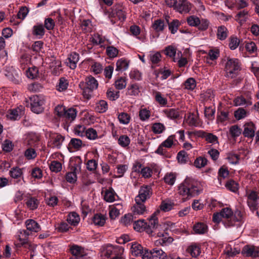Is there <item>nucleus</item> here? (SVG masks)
Here are the masks:
<instances>
[{
    "label": "nucleus",
    "mask_w": 259,
    "mask_h": 259,
    "mask_svg": "<svg viewBox=\"0 0 259 259\" xmlns=\"http://www.w3.org/2000/svg\"><path fill=\"white\" fill-rule=\"evenodd\" d=\"M149 57L152 64H157L160 61L161 55L159 52H156L150 54Z\"/></svg>",
    "instance_id": "nucleus-63"
},
{
    "label": "nucleus",
    "mask_w": 259,
    "mask_h": 259,
    "mask_svg": "<svg viewBox=\"0 0 259 259\" xmlns=\"http://www.w3.org/2000/svg\"><path fill=\"white\" fill-rule=\"evenodd\" d=\"M131 140L129 137L126 135L120 136L118 139V143L119 145L122 147L128 146L130 143Z\"/></svg>",
    "instance_id": "nucleus-56"
},
{
    "label": "nucleus",
    "mask_w": 259,
    "mask_h": 259,
    "mask_svg": "<svg viewBox=\"0 0 259 259\" xmlns=\"http://www.w3.org/2000/svg\"><path fill=\"white\" fill-rule=\"evenodd\" d=\"M248 18V12L246 10L239 12L236 16V20L242 24L246 21Z\"/></svg>",
    "instance_id": "nucleus-38"
},
{
    "label": "nucleus",
    "mask_w": 259,
    "mask_h": 259,
    "mask_svg": "<svg viewBox=\"0 0 259 259\" xmlns=\"http://www.w3.org/2000/svg\"><path fill=\"white\" fill-rule=\"evenodd\" d=\"M117 196L114 190L110 188L106 190L104 194V199L108 202H112L115 200V196Z\"/></svg>",
    "instance_id": "nucleus-28"
},
{
    "label": "nucleus",
    "mask_w": 259,
    "mask_h": 259,
    "mask_svg": "<svg viewBox=\"0 0 259 259\" xmlns=\"http://www.w3.org/2000/svg\"><path fill=\"white\" fill-rule=\"evenodd\" d=\"M153 259H166L167 254L162 249L155 248L152 249Z\"/></svg>",
    "instance_id": "nucleus-37"
},
{
    "label": "nucleus",
    "mask_w": 259,
    "mask_h": 259,
    "mask_svg": "<svg viewBox=\"0 0 259 259\" xmlns=\"http://www.w3.org/2000/svg\"><path fill=\"white\" fill-rule=\"evenodd\" d=\"M42 89L41 84L38 82H33L29 84L28 86V89L30 92H36L40 91Z\"/></svg>",
    "instance_id": "nucleus-64"
},
{
    "label": "nucleus",
    "mask_w": 259,
    "mask_h": 259,
    "mask_svg": "<svg viewBox=\"0 0 259 259\" xmlns=\"http://www.w3.org/2000/svg\"><path fill=\"white\" fill-rule=\"evenodd\" d=\"M82 146V142L77 138H72L68 144V149H73L76 150H79Z\"/></svg>",
    "instance_id": "nucleus-32"
},
{
    "label": "nucleus",
    "mask_w": 259,
    "mask_h": 259,
    "mask_svg": "<svg viewBox=\"0 0 259 259\" xmlns=\"http://www.w3.org/2000/svg\"><path fill=\"white\" fill-rule=\"evenodd\" d=\"M210 22L207 19L202 18L200 19V24L198 26L197 28L201 31H205L207 30L209 26Z\"/></svg>",
    "instance_id": "nucleus-58"
},
{
    "label": "nucleus",
    "mask_w": 259,
    "mask_h": 259,
    "mask_svg": "<svg viewBox=\"0 0 259 259\" xmlns=\"http://www.w3.org/2000/svg\"><path fill=\"white\" fill-rule=\"evenodd\" d=\"M123 251L124 249L121 246H113L110 245L106 248L104 255L106 257L109 258L119 254L120 253H123Z\"/></svg>",
    "instance_id": "nucleus-13"
},
{
    "label": "nucleus",
    "mask_w": 259,
    "mask_h": 259,
    "mask_svg": "<svg viewBox=\"0 0 259 259\" xmlns=\"http://www.w3.org/2000/svg\"><path fill=\"white\" fill-rule=\"evenodd\" d=\"M201 182L192 178H186L178 187V193L184 198L189 199L200 194L203 191Z\"/></svg>",
    "instance_id": "nucleus-1"
},
{
    "label": "nucleus",
    "mask_w": 259,
    "mask_h": 259,
    "mask_svg": "<svg viewBox=\"0 0 259 259\" xmlns=\"http://www.w3.org/2000/svg\"><path fill=\"white\" fill-rule=\"evenodd\" d=\"M20 234L18 235V239L19 243L18 245L19 246H24L25 248L29 249V250L31 251L30 252V256H33L32 252H34V250L35 249V246L33 244H30L28 241V237L30 235V233L27 230H22L19 232Z\"/></svg>",
    "instance_id": "nucleus-8"
},
{
    "label": "nucleus",
    "mask_w": 259,
    "mask_h": 259,
    "mask_svg": "<svg viewBox=\"0 0 259 259\" xmlns=\"http://www.w3.org/2000/svg\"><path fill=\"white\" fill-rule=\"evenodd\" d=\"M247 203L250 210L255 213L259 217L258 209L259 207L258 199L259 197L257 193L254 191H249L246 193Z\"/></svg>",
    "instance_id": "nucleus-5"
},
{
    "label": "nucleus",
    "mask_w": 259,
    "mask_h": 259,
    "mask_svg": "<svg viewBox=\"0 0 259 259\" xmlns=\"http://www.w3.org/2000/svg\"><path fill=\"white\" fill-rule=\"evenodd\" d=\"M76 110L73 108H69L67 110H65L64 115L63 118H65L66 121H71L76 118Z\"/></svg>",
    "instance_id": "nucleus-33"
},
{
    "label": "nucleus",
    "mask_w": 259,
    "mask_h": 259,
    "mask_svg": "<svg viewBox=\"0 0 259 259\" xmlns=\"http://www.w3.org/2000/svg\"><path fill=\"white\" fill-rule=\"evenodd\" d=\"M109 16L111 17L110 21L112 24L116 23V20L113 19V17H117L118 20L124 21L126 18L125 8L122 4H116L112 8V11Z\"/></svg>",
    "instance_id": "nucleus-7"
},
{
    "label": "nucleus",
    "mask_w": 259,
    "mask_h": 259,
    "mask_svg": "<svg viewBox=\"0 0 259 259\" xmlns=\"http://www.w3.org/2000/svg\"><path fill=\"white\" fill-rule=\"evenodd\" d=\"M118 118L120 123L127 124L130 121L131 116L127 113L122 112L118 115Z\"/></svg>",
    "instance_id": "nucleus-52"
},
{
    "label": "nucleus",
    "mask_w": 259,
    "mask_h": 259,
    "mask_svg": "<svg viewBox=\"0 0 259 259\" xmlns=\"http://www.w3.org/2000/svg\"><path fill=\"white\" fill-rule=\"evenodd\" d=\"M180 25V22L177 19H175L168 23V29L171 33L175 34Z\"/></svg>",
    "instance_id": "nucleus-48"
},
{
    "label": "nucleus",
    "mask_w": 259,
    "mask_h": 259,
    "mask_svg": "<svg viewBox=\"0 0 259 259\" xmlns=\"http://www.w3.org/2000/svg\"><path fill=\"white\" fill-rule=\"evenodd\" d=\"M79 86L84 97L89 99L91 97L92 92L98 88V82L93 76H89L85 78L84 81H81Z\"/></svg>",
    "instance_id": "nucleus-3"
},
{
    "label": "nucleus",
    "mask_w": 259,
    "mask_h": 259,
    "mask_svg": "<svg viewBox=\"0 0 259 259\" xmlns=\"http://www.w3.org/2000/svg\"><path fill=\"white\" fill-rule=\"evenodd\" d=\"M150 111L146 108L142 109L139 111V117L141 120L145 121L150 116Z\"/></svg>",
    "instance_id": "nucleus-60"
},
{
    "label": "nucleus",
    "mask_w": 259,
    "mask_h": 259,
    "mask_svg": "<svg viewBox=\"0 0 259 259\" xmlns=\"http://www.w3.org/2000/svg\"><path fill=\"white\" fill-rule=\"evenodd\" d=\"M227 158L230 163L236 164L239 163L240 159L242 157L238 154L229 153Z\"/></svg>",
    "instance_id": "nucleus-47"
},
{
    "label": "nucleus",
    "mask_w": 259,
    "mask_h": 259,
    "mask_svg": "<svg viewBox=\"0 0 259 259\" xmlns=\"http://www.w3.org/2000/svg\"><path fill=\"white\" fill-rule=\"evenodd\" d=\"M207 159L202 156H199L196 158L194 162V165L198 168H201L204 167L207 164Z\"/></svg>",
    "instance_id": "nucleus-41"
},
{
    "label": "nucleus",
    "mask_w": 259,
    "mask_h": 259,
    "mask_svg": "<svg viewBox=\"0 0 259 259\" xmlns=\"http://www.w3.org/2000/svg\"><path fill=\"white\" fill-rule=\"evenodd\" d=\"M152 26L155 31L157 32L161 31L164 28V22L162 20L158 19L154 21Z\"/></svg>",
    "instance_id": "nucleus-53"
},
{
    "label": "nucleus",
    "mask_w": 259,
    "mask_h": 259,
    "mask_svg": "<svg viewBox=\"0 0 259 259\" xmlns=\"http://www.w3.org/2000/svg\"><path fill=\"white\" fill-rule=\"evenodd\" d=\"M187 251L193 257H197L201 253L199 245L196 243H193L190 245L188 247Z\"/></svg>",
    "instance_id": "nucleus-23"
},
{
    "label": "nucleus",
    "mask_w": 259,
    "mask_h": 259,
    "mask_svg": "<svg viewBox=\"0 0 259 259\" xmlns=\"http://www.w3.org/2000/svg\"><path fill=\"white\" fill-rule=\"evenodd\" d=\"M157 236L161 239L159 240H157L158 242L162 245H164L166 244L167 243H170L172 242L173 239L171 237L168 236V235L167 233L163 231H159L157 232Z\"/></svg>",
    "instance_id": "nucleus-19"
},
{
    "label": "nucleus",
    "mask_w": 259,
    "mask_h": 259,
    "mask_svg": "<svg viewBox=\"0 0 259 259\" xmlns=\"http://www.w3.org/2000/svg\"><path fill=\"white\" fill-rule=\"evenodd\" d=\"M221 212L223 218L225 219L223 223L226 228H240L244 222V215L242 212L236 210L233 212L229 207L223 208Z\"/></svg>",
    "instance_id": "nucleus-2"
},
{
    "label": "nucleus",
    "mask_w": 259,
    "mask_h": 259,
    "mask_svg": "<svg viewBox=\"0 0 259 259\" xmlns=\"http://www.w3.org/2000/svg\"><path fill=\"white\" fill-rule=\"evenodd\" d=\"M106 220L107 217L105 215L101 213H96L92 218V223L96 226L102 227L105 225Z\"/></svg>",
    "instance_id": "nucleus-21"
},
{
    "label": "nucleus",
    "mask_w": 259,
    "mask_h": 259,
    "mask_svg": "<svg viewBox=\"0 0 259 259\" xmlns=\"http://www.w3.org/2000/svg\"><path fill=\"white\" fill-rule=\"evenodd\" d=\"M177 159L181 163H186L188 159L187 153L184 151H180L177 155Z\"/></svg>",
    "instance_id": "nucleus-59"
},
{
    "label": "nucleus",
    "mask_w": 259,
    "mask_h": 259,
    "mask_svg": "<svg viewBox=\"0 0 259 259\" xmlns=\"http://www.w3.org/2000/svg\"><path fill=\"white\" fill-rule=\"evenodd\" d=\"M240 63L238 59L228 58L226 63L225 70L226 76L231 78H234L238 74L240 70Z\"/></svg>",
    "instance_id": "nucleus-4"
},
{
    "label": "nucleus",
    "mask_w": 259,
    "mask_h": 259,
    "mask_svg": "<svg viewBox=\"0 0 259 259\" xmlns=\"http://www.w3.org/2000/svg\"><path fill=\"white\" fill-rule=\"evenodd\" d=\"M67 62L70 68L74 69L76 67L77 63L79 61V55L76 53H71L68 58Z\"/></svg>",
    "instance_id": "nucleus-27"
},
{
    "label": "nucleus",
    "mask_w": 259,
    "mask_h": 259,
    "mask_svg": "<svg viewBox=\"0 0 259 259\" xmlns=\"http://www.w3.org/2000/svg\"><path fill=\"white\" fill-rule=\"evenodd\" d=\"M255 127L252 122L246 123L244 125L243 135L248 138H253L255 135Z\"/></svg>",
    "instance_id": "nucleus-17"
},
{
    "label": "nucleus",
    "mask_w": 259,
    "mask_h": 259,
    "mask_svg": "<svg viewBox=\"0 0 259 259\" xmlns=\"http://www.w3.org/2000/svg\"><path fill=\"white\" fill-rule=\"evenodd\" d=\"M25 224L27 231L37 233L41 230L40 226L34 220H27L25 222Z\"/></svg>",
    "instance_id": "nucleus-16"
},
{
    "label": "nucleus",
    "mask_w": 259,
    "mask_h": 259,
    "mask_svg": "<svg viewBox=\"0 0 259 259\" xmlns=\"http://www.w3.org/2000/svg\"><path fill=\"white\" fill-rule=\"evenodd\" d=\"M85 134L90 140H95L98 137L97 131L93 128H89L87 130Z\"/></svg>",
    "instance_id": "nucleus-62"
},
{
    "label": "nucleus",
    "mask_w": 259,
    "mask_h": 259,
    "mask_svg": "<svg viewBox=\"0 0 259 259\" xmlns=\"http://www.w3.org/2000/svg\"><path fill=\"white\" fill-rule=\"evenodd\" d=\"M129 65V61L124 58H121L117 60L116 64V69L117 71H124L126 70Z\"/></svg>",
    "instance_id": "nucleus-25"
},
{
    "label": "nucleus",
    "mask_w": 259,
    "mask_h": 259,
    "mask_svg": "<svg viewBox=\"0 0 259 259\" xmlns=\"http://www.w3.org/2000/svg\"><path fill=\"white\" fill-rule=\"evenodd\" d=\"M165 130V126L161 123H154L152 126V130L155 134H161Z\"/></svg>",
    "instance_id": "nucleus-50"
},
{
    "label": "nucleus",
    "mask_w": 259,
    "mask_h": 259,
    "mask_svg": "<svg viewBox=\"0 0 259 259\" xmlns=\"http://www.w3.org/2000/svg\"><path fill=\"white\" fill-rule=\"evenodd\" d=\"M108 108L107 102L105 100H101L96 103L95 109L99 113H104L107 110Z\"/></svg>",
    "instance_id": "nucleus-34"
},
{
    "label": "nucleus",
    "mask_w": 259,
    "mask_h": 259,
    "mask_svg": "<svg viewBox=\"0 0 259 259\" xmlns=\"http://www.w3.org/2000/svg\"><path fill=\"white\" fill-rule=\"evenodd\" d=\"M152 193V189L150 186H142L139 190L138 195L135 198V201L145 202L150 197Z\"/></svg>",
    "instance_id": "nucleus-11"
},
{
    "label": "nucleus",
    "mask_w": 259,
    "mask_h": 259,
    "mask_svg": "<svg viewBox=\"0 0 259 259\" xmlns=\"http://www.w3.org/2000/svg\"><path fill=\"white\" fill-rule=\"evenodd\" d=\"M26 75L30 79H35L38 76V69L35 66L29 67L26 71Z\"/></svg>",
    "instance_id": "nucleus-36"
},
{
    "label": "nucleus",
    "mask_w": 259,
    "mask_h": 259,
    "mask_svg": "<svg viewBox=\"0 0 259 259\" xmlns=\"http://www.w3.org/2000/svg\"><path fill=\"white\" fill-rule=\"evenodd\" d=\"M217 37L220 40L225 39L228 36V30L224 26H219L218 28Z\"/></svg>",
    "instance_id": "nucleus-39"
},
{
    "label": "nucleus",
    "mask_w": 259,
    "mask_h": 259,
    "mask_svg": "<svg viewBox=\"0 0 259 259\" xmlns=\"http://www.w3.org/2000/svg\"><path fill=\"white\" fill-rule=\"evenodd\" d=\"M192 5L187 0H179L175 10L180 13H188L192 9Z\"/></svg>",
    "instance_id": "nucleus-12"
},
{
    "label": "nucleus",
    "mask_w": 259,
    "mask_h": 259,
    "mask_svg": "<svg viewBox=\"0 0 259 259\" xmlns=\"http://www.w3.org/2000/svg\"><path fill=\"white\" fill-rule=\"evenodd\" d=\"M163 51L165 55L172 58L173 61L176 62L177 58L175 56L177 54V48L176 47L170 45L166 47Z\"/></svg>",
    "instance_id": "nucleus-29"
},
{
    "label": "nucleus",
    "mask_w": 259,
    "mask_h": 259,
    "mask_svg": "<svg viewBox=\"0 0 259 259\" xmlns=\"http://www.w3.org/2000/svg\"><path fill=\"white\" fill-rule=\"evenodd\" d=\"M65 139V137L59 133H51L48 146L53 149H60Z\"/></svg>",
    "instance_id": "nucleus-9"
},
{
    "label": "nucleus",
    "mask_w": 259,
    "mask_h": 259,
    "mask_svg": "<svg viewBox=\"0 0 259 259\" xmlns=\"http://www.w3.org/2000/svg\"><path fill=\"white\" fill-rule=\"evenodd\" d=\"M174 206V202L169 200L163 201L160 205V209L165 212L170 210Z\"/></svg>",
    "instance_id": "nucleus-49"
},
{
    "label": "nucleus",
    "mask_w": 259,
    "mask_h": 259,
    "mask_svg": "<svg viewBox=\"0 0 259 259\" xmlns=\"http://www.w3.org/2000/svg\"><path fill=\"white\" fill-rule=\"evenodd\" d=\"M68 86V82L64 77L59 79L58 84L56 86L57 90L60 92L66 90Z\"/></svg>",
    "instance_id": "nucleus-45"
},
{
    "label": "nucleus",
    "mask_w": 259,
    "mask_h": 259,
    "mask_svg": "<svg viewBox=\"0 0 259 259\" xmlns=\"http://www.w3.org/2000/svg\"><path fill=\"white\" fill-rule=\"evenodd\" d=\"M161 228H162V225L158 224V219L155 213L152 214L149 219L146 232L149 234H152L153 232L156 234L157 232L161 231Z\"/></svg>",
    "instance_id": "nucleus-10"
},
{
    "label": "nucleus",
    "mask_w": 259,
    "mask_h": 259,
    "mask_svg": "<svg viewBox=\"0 0 259 259\" xmlns=\"http://www.w3.org/2000/svg\"><path fill=\"white\" fill-rule=\"evenodd\" d=\"M39 203V200L34 197H29L26 201L27 207L30 210L36 209Z\"/></svg>",
    "instance_id": "nucleus-31"
},
{
    "label": "nucleus",
    "mask_w": 259,
    "mask_h": 259,
    "mask_svg": "<svg viewBox=\"0 0 259 259\" xmlns=\"http://www.w3.org/2000/svg\"><path fill=\"white\" fill-rule=\"evenodd\" d=\"M30 107L31 111L35 113L39 114L44 110V105L45 102V98L40 95H34L30 98Z\"/></svg>",
    "instance_id": "nucleus-6"
},
{
    "label": "nucleus",
    "mask_w": 259,
    "mask_h": 259,
    "mask_svg": "<svg viewBox=\"0 0 259 259\" xmlns=\"http://www.w3.org/2000/svg\"><path fill=\"white\" fill-rule=\"evenodd\" d=\"M162 113L171 120L177 119L180 116V111L178 109L166 108L162 111Z\"/></svg>",
    "instance_id": "nucleus-18"
},
{
    "label": "nucleus",
    "mask_w": 259,
    "mask_h": 259,
    "mask_svg": "<svg viewBox=\"0 0 259 259\" xmlns=\"http://www.w3.org/2000/svg\"><path fill=\"white\" fill-rule=\"evenodd\" d=\"M196 85V81L193 78H189L184 82L185 88L187 90H193Z\"/></svg>",
    "instance_id": "nucleus-57"
},
{
    "label": "nucleus",
    "mask_w": 259,
    "mask_h": 259,
    "mask_svg": "<svg viewBox=\"0 0 259 259\" xmlns=\"http://www.w3.org/2000/svg\"><path fill=\"white\" fill-rule=\"evenodd\" d=\"M70 251L73 255L78 257L83 256L84 253L83 248L76 245L72 246L70 248Z\"/></svg>",
    "instance_id": "nucleus-46"
},
{
    "label": "nucleus",
    "mask_w": 259,
    "mask_h": 259,
    "mask_svg": "<svg viewBox=\"0 0 259 259\" xmlns=\"http://www.w3.org/2000/svg\"><path fill=\"white\" fill-rule=\"evenodd\" d=\"M32 33L38 39L42 38L45 33V29L44 25L41 24H37L33 26Z\"/></svg>",
    "instance_id": "nucleus-22"
},
{
    "label": "nucleus",
    "mask_w": 259,
    "mask_h": 259,
    "mask_svg": "<svg viewBox=\"0 0 259 259\" xmlns=\"http://www.w3.org/2000/svg\"><path fill=\"white\" fill-rule=\"evenodd\" d=\"M242 253L246 256L256 257L258 255V251L254 246L245 245L242 250Z\"/></svg>",
    "instance_id": "nucleus-20"
},
{
    "label": "nucleus",
    "mask_w": 259,
    "mask_h": 259,
    "mask_svg": "<svg viewBox=\"0 0 259 259\" xmlns=\"http://www.w3.org/2000/svg\"><path fill=\"white\" fill-rule=\"evenodd\" d=\"M50 169L52 171L58 172L62 169V164L57 161H53L50 165Z\"/></svg>",
    "instance_id": "nucleus-55"
},
{
    "label": "nucleus",
    "mask_w": 259,
    "mask_h": 259,
    "mask_svg": "<svg viewBox=\"0 0 259 259\" xmlns=\"http://www.w3.org/2000/svg\"><path fill=\"white\" fill-rule=\"evenodd\" d=\"M142 245L137 243H132L131 247V251L133 256H138L141 255L144 251Z\"/></svg>",
    "instance_id": "nucleus-26"
},
{
    "label": "nucleus",
    "mask_w": 259,
    "mask_h": 259,
    "mask_svg": "<svg viewBox=\"0 0 259 259\" xmlns=\"http://www.w3.org/2000/svg\"><path fill=\"white\" fill-rule=\"evenodd\" d=\"M186 122L190 126H197L199 125L198 117L194 113H191L186 119Z\"/></svg>",
    "instance_id": "nucleus-42"
},
{
    "label": "nucleus",
    "mask_w": 259,
    "mask_h": 259,
    "mask_svg": "<svg viewBox=\"0 0 259 259\" xmlns=\"http://www.w3.org/2000/svg\"><path fill=\"white\" fill-rule=\"evenodd\" d=\"M144 203V202L136 201V204L132 208L134 215H143L147 213V210Z\"/></svg>",
    "instance_id": "nucleus-15"
},
{
    "label": "nucleus",
    "mask_w": 259,
    "mask_h": 259,
    "mask_svg": "<svg viewBox=\"0 0 259 259\" xmlns=\"http://www.w3.org/2000/svg\"><path fill=\"white\" fill-rule=\"evenodd\" d=\"M79 220V216L75 212H72L69 213L67 219L68 223L73 226L77 225Z\"/></svg>",
    "instance_id": "nucleus-35"
},
{
    "label": "nucleus",
    "mask_w": 259,
    "mask_h": 259,
    "mask_svg": "<svg viewBox=\"0 0 259 259\" xmlns=\"http://www.w3.org/2000/svg\"><path fill=\"white\" fill-rule=\"evenodd\" d=\"M22 174V169L17 166L12 168L9 172L11 177L15 179L21 178Z\"/></svg>",
    "instance_id": "nucleus-44"
},
{
    "label": "nucleus",
    "mask_w": 259,
    "mask_h": 259,
    "mask_svg": "<svg viewBox=\"0 0 259 259\" xmlns=\"http://www.w3.org/2000/svg\"><path fill=\"white\" fill-rule=\"evenodd\" d=\"M187 22L190 26L198 27L200 24V19L196 16L192 15L187 17Z\"/></svg>",
    "instance_id": "nucleus-43"
},
{
    "label": "nucleus",
    "mask_w": 259,
    "mask_h": 259,
    "mask_svg": "<svg viewBox=\"0 0 259 259\" xmlns=\"http://www.w3.org/2000/svg\"><path fill=\"white\" fill-rule=\"evenodd\" d=\"M246 114L247 112L246 110L242 108H238L234 112V116L238 120L245 118L246 116Z\"/></svg>",
    "instance_id": "nucleus-61"
},
{
    "label": "nucleus",
    "mask_w": 259,
    "mask_h": 259,
    "mask_svg": "<svg viewBox=\"0 0 259 259\" xmlns=\"http://www.w3.org/2000/svg\"><path fill=\"white\" fill-rule=\"evenodd\" d=\"M140 93L139 86L137 83L130 84L128 88L127 94L130 96H137Z\"/></svg>",
    "instance_id": "nucleus-40"
},
{
    "label": "nucleus",
    "mask_w": 259,
    "mask_h": 259,
    "mask_svg": "<svg viewBox=\"0 0 259 259\" xmlns=\"http://www.w3.org/2000/svg\"><path fill=\"white\" fill-rule=\"evenodd\" d=\"M219 56V51L218 50H210L208 54V56L206 58V62L208 63H210L209 60L213 61L216 60Z\"/></svg>",
    "instance_id": "nucleus-51"
},
{
    "label": "nucleus",
    "mask_w": 259,
    "mask_h": 259,
    "mask_svg": "<svg viewBox=\"0 0 259 259\" xmlns=\"http://www.w3.org/2000/svg\"><path fill=\"white\" fill-rule=\"evenodd\" d=\"M147 223L144 220H140L135 221L133 224L134 229L138 232L145 231L146 232Z\"/></svg>",
    "instance_id": "nucleus-30"
},
{
    "label": "nucleus",
    "mask_w": 259,
    "mask_h": 259,
    "mask_svg": "<svg viewBox=\"0 0 259 259\" xmlns=\"http://www.w3.org/2000/svg\"><path fill=\"white\" fill-rule=\"evenodd\" d=\"M24 114V107L20 106L16 108L10 110L8 111L7 116L11 120H15L19 119L21 116Z\"/></svg>",
    "instance_id": "nucleus-14"
},
{
    "label": "nucleus",
    "mask_w": 259,
    "mask_h": 259,
    "mask_svg": "<svg viewBox=\"0 0 259 259\" xmlns=\"http://www.w3.org/2000/svg\"><path fill=\"white\" fill-rule=\"evenodd\" d=\"M193 231L198 234H204L207 232L208 227L203 223H197L193 226Z\"/></svg>",
    "instance_id": "nucleus-24"
},
{
    "label": "nucleus",
    "mask_w": 259,
    "mask_h": 259,
    "mask_svg": "<svg viewBox=\"0 0 259 259\" xmlns=\"http://www.w3.org/2000/svg\"><path fill=\"white\" fill-rule=\"evenodd\" d=\"M118 50L113 46H108L106 48V54L110 58L117 57Z\"/></svg>",
    "instance_id": "nucleus-54"
}]
</instances>
